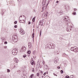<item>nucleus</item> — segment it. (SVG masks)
Instances as JSON below:
<instances>
[{
  "label": "nucleus",
  "mask_w": 78,
  "mask_h": 78,
  "mask_svg": "<svg viewBox=\"0 0 78 78\" xmlns=\"http://www.w3.org/2000/svg\"><path fill=\"white\" fill-rule=\"evenodd\" d=\"M37 76H39V73H38L37 74Z\"/></svg>",
  "instance_id": "obj_38"
},
{
  "label": "nucleus",
  "mask_w": 78,
  "mask_h": 78,
  "mask_svg": "<svg viewBox=\"0 0 78 78\" xmlns=\"http://www.w3.org/2000/svg\"><path fill=\"white\" fill-rule=\"evenodd\" d=\"M42 63L43 64H45V62H44V61H43Z\"/></svg>",
  "instance_id": "obj_43"
},
{
  "label": "nucleus",
  "mask_w": 78,
  "mask_h": 78,
  "mask_svg": "<svg viewBox=\"0 0 78 78\" xmlns=\"http://www.w3.org/2000/svg\"><path fill=\"white\" fill-rule=\"evenodd\" d=\"M18 52V50L17 48H14L12 51V53L13 55H16Z\"/></svg>",
  "instance_id": "obj_2"
},
{
  "label": "nucleus",
  "mask_w": 78,
  "mask_h": 78,
  "mask_svg": "<svg viewBox=\"0 0 78 78\" xmlns=\"http://www.w3.org/2000/svg\"><path fill=\"white\" fill-rule=\"evenodd\" d=\"M75 48L73 50V51H74L75 52H76V51H78V48L77 47Z\"/></svg>",
  "instance_id": "obj_12"
},
{
  "label": "nucleus",
  "mask_w": 78,
  "mask_h": 78,
  "mask_svg": "<svg viewBox=\"0 0 78 78\" xmlns=\"http://www.w3.org/2000/svg\"><path fill=\"white\" fill-rule=\"evenodd\" d=\"M20 17H22V16H20Z\"/></svg>",
  "instance_id": "obj_50"
},
{
  "label": "nucleus",
  "mask_w": 78,
  "mask_h": 78,
  "mask_svg": "<svg viewBox=\"0 0 78 78\" xmlns=\"http://www.w3.org/2000/svg\"><path fill=\"white\" fill-rule=\"evenodd\" d=\"M22 20H21L20 19V23H24L23 22H22Z\"/></svg>",
  "instance_id": "obj_31"
},
{
  "label": "nucleus",
  "mask_w": 78,
  "mask_h": 78,
  "mask_svg": "<svg viewBox=\"0 0 78 78\" xmlns=\"http://www.w3.org/2000/svg\"><path fill=\"white\" fill-rule=\"evenodd\" d=\"M47 14H48V12H46V16H45V17H47Z\"/></svg>",
  "instance_id": "obj_33"
},
{
  "label": "nucleus",
  "mask_w": 78,
  "mask_h": 78,
  "mask_svg": "<svg viewBox=\"0 0 78 78\" xmlns=\"http://www.w3.org/2000/svg\"><path fill=\"white\" fill-rule=\"evenodd\" d=\"M42 20L40 21L39 25H41V26H42L43 25V22H42Z\"/></svg>",
  "instance_id": "obj_9"
},
{
  "label": "nucleus",
  "mask_w": 78,
  "mask_h": 78,
  "mask_svg": "<svg viewBox=\"0 0 78 78\" xmlns=\"http://www.w3.org/2000/svg\"><path fill=\"white\" fill-rule=\"evenodd\" d=\"M26 47H23L21 49V51H22V52H24L26 51Z\"/></svg>",
  "instance_id": "obj_5"
},
{
  "label": "nucleus",
  "mask_w": 78,
  "mask_h": 78,
  "mask_svg": "<svg viewBox=\"0 0 78 78\" xmlns=\"http://www.w3.org/2000/svg\"><path fill=\"white\" fill-rule=\"evenodd\" d=\"M41 32H42V31L41 30L40 33V36H41Z\"/></svg>",
  "instance_id": "obj_41"
},
{
  "label": "nucleus",
  "mask_w": 78,
  "mask_h": 78,
  "mask_svg": "<svg viewBox=\"0 0 78 78\" xmlns=\"http://www.w3.org/2000/svg\"><path fill=\"white\" fill-rule=\"evenodd\" d=\"M44 69H47L48 68V66H47V65H46L44 66Z\"/></svg>",
  "instance_id": "obj_19"
},
{
  "label": "nucleus",
  "mask_w": 78,
  "mask_h": 78,
  "mask_svg": "<svg viewBox=\"0 0 78 78\" xmlns=\"http://www.w3.org/2000/svg\"><path fill=\"white\" fill-rule=\"evenodd\" d=\"M39 66H40V63H39Z\"/></svg>",
  "instance_id": "obj_53"
},
{
  "label": "nucleus",
  "mask_w": 78,
  "mask_h": 78,
  "mask_svg": "<svg viewBox=\"0 0 78 78\" xmlns=\"http://www.w3.org/2000/svg\"><path fill=\"white\" fill-rule=\"evenodd\" d=\"M5 40H6V39L5 38L3 37H2V42H4V41H5Z\"/></svg>",
  "instance_id": "obj_17"
},
{
  "label": "nucleus",
  "mask_w": 78,
  "mask_h": 78,
  "mask_svg": "<svg viewBox=\"0 0 78 78\" xmlns=\"http://www.w3.org/2000/svg\"><path fill=\"white\" fill-rule=\"evenodd\" d=\"M32 38H34V33H33V34L32 35Z\"/></svg>",
  "instance_id": "obj_23"
},
{
  "label": "nucleus",
  "mask_w": 78,
  "mask_h": 78,
  "mask_svg": "<svg viewBox=\"0 0 78 78\" xmlns=\"http://www.w3.org/2000/svg\"><path fill=\"white\" fill-rule=\"evenodd\" d=\"M28 24H29V25H30V24H31V22H28Z\"/></svg>",
  "instance_id": "obj_44"
},
{
  "label": "nucleus",
  "mask_w": 78,
  "mask_h": 78,
  "mask_svg": "<svg viewBox=\"0 0 78 78\" xmlns=\"http://www.w3.org/2000/svg\"><path fill=\"white\" fill-rule=\"evenodd\" d=\"M28 45L29 48H31L32 47V44L31 43L29 42L28 43Z\"/></svg>",
  "instance_id": "obj_8"
},
{
  "label": "nucleus",
  "mask_w": 78,
  "mask_h": 78,
  "mask_svg": "<svg viewBox=\"0 0 78 78\" xmlns=\"http://www.w3.org/2000/svg\"><path fill=\"white\" fill-rule=\"evenodd\" d=\"M35 18H36V17H34L32 19V21L33 22L35 21Z\"/></svg>",
  "instance_id": "obj_21"
},
{
  "label": "nucleus",
  "mask_w": 78,
  "mask_h": 78,
  "mask_svg": "<svg viewBox=\"0 0 78 78\" xmlns=\"http://www.w3.org/2000/svg\"><path fill=\"white\" fill-rule=\"evenodd\" d=\"M20 33L21 34L23 35V34H25V31L23 29H21L20 30Z\"/></svg>",
  "instance_id": "obj_6"
},
{
  "label": "nucleus",
  "mask_w": 78,
  "mask_h": 78,
  "mask_svg": "<svg viewBox=\"0 0 78 78\" xmlns=\"http://www.w3.org/2000/svg\"><path fill=\"white\" fill-rule=\"evenodd\" d=\"M75 48H76V47H72L71 48V51H73V50H74V49H75Z\"/></svg>",
  "instance_id": "obj_15"
},
{
  "label": "nucleus",
  "mask_w": 78,
  "mask_h": 78,
  "mask_svg": "<svg viewBox=\"0 0 78 78\" xmlns=\"http://www.w3.org/2000/svg\"><path fill=\"white\" fill-rule=\"evenodd\" d=\"M14 61H15V62H16V63H18V62H19V60L16 58H15Z\"/></svg>",
  "instance_id": "obj_14"
},
{
  "label": "nucleus",
  "mask_w": 78,
  "mask_h": 78,
  "mask_svg": "<svg viewBox=\"0 0 78 78\" xmlns=\"http://www.w3.org/2000/svg\"><path fill=\"white\" fill-rule=\"evenodd\" d=\"M58 58H55V59H54V62L56 64L57 63V62H58Z\"/></svg>",
  "instance_id": "obj_7"
},
{
  "label": "nucleus",
  "mask_w": 78,
  "mask_h": 78,
  "mask_svg": "<svg viewBox=\"0 0 78 78\" xmlns=\"http://www.w3.org/2000/svg\"><path fill=\"white\" fill-rule=\"evenodd\" d=\"M42 9H44V7H43L42 8Z\"/></svg>",
  "instance_id": "obj_52"
},
{
  "label": "nucleus",
  "mask_w": 78,
  "mask_h": 78,
  "mask_svg": "<svg viewBox=\"0 0 78 78\" xmlns=\"http://www.w3.org/2000/svg\"><path fill=\"white\" fill-rule=\"evenodd\" d=\"M26 56H27V55H23V57L24 58H26Z\"/></svg>",
  "instance_id": "obj_34"
},
{
  "label": "nucleus",
  "mask_w": 78,
  "mask_h": 78,
  "mask_svg": "<svg viewBox=\"0 0 78 78\" xmlns=\"http://www.w3.org/2000/svg\"><path fill=\"white\" fill-rule=\"evenodd\" d=\"M33 76H34V74H32L30 75V76L29 77V78H32Z\"/></svg>",
  "instance_id": "obj_20"
},
{
  "label": "nucleus",
  "mask_w": 78,
  "mask_h": 78,
  "mask_svg": "<svg viewBox=\"0 0 78 78\" xmlns=\"http://www.w3.org/2000/svg\"><path fill=\"white\" fill-rule=\"evenodd\" d=\"M42 78H43V76H42Z\"/></svg>",
  "instance_id": "obj_56"
},
{
  "label": "nucleus",
  "mask_w": 78,
  "mask_h": 78,
  "mask_svg": "<svg viewBox=\"0 0 78 78\" xmlns=\"http://www.w3.org/2000/svg\"><path fill=\"white\" fill-rule=\"evenodd\" d=\"M33 72H34V68H33V70H32Z\"/></svg>",
  "instance_id": "obj_48"
},
{
  "label": "nucleus",
  "mask_w": 78,
  "mask_h": 78,
  "mask_svg": "<svg viewBox=\"0 0 78 78\" xmlns=\"http://www.w3.org/2000/svg\"><path fill=\"white\" fill-rule=\"evenodd\" d=\"M13 41L14 42H17V37L16 34H14L13 36Z\"/></svg>",
  "instance_id": "obj_3"
},
{
  "label": "nucleus",
  "mask_w": 78,
  "mask_h": 78,
  "mask_svg": "<svg viewBox=\"0 0 78 78\" xmlns=\"http://www.w3.org/2000/svg\"><path fill=\"white\" fill-rule=\"evenodd\" d=\"M30 63L32 66H33V64H34V61L33 60H32Z\"/></svg>",
  "instance_id": "obj_18"
},
{
  "label": "nucleus",
  "mask_w": 78,
  "mask_h": 78,
  "mask_svg": "<svg viewBox=\"0 0 78 78\" xmlns=\"http://www.w3.org/2000/svg\"><path fill=\"white\" fill-rule=\"evenodd\" d=\"M16 66H17V64H16Z\"/></svg>",
  "instance_id": "obj_55"
},
{
  "label": "nucleus",
  "mask_w": 78,
  "mask_h": 78,
  "mask_svg": "<svg viewBox=\"0 0 78 78\" xmlns=\"http://www.w3.org/2000/svg\"><path fill=\"white\" fill-rule=\"evenodd\" d=\"M65 78H69V76L68 75H67L65 76Z\"/></svg>",
  "instance_id": "obj_26"
},
{
  "label": "nucleus",
  "mask_w": 78,
  "mask_h": 78,
  "mask_svg": "<svg viewBox=\"0 0 78 78\" xmlns=\"http://www.w3.org/2000/svg\"><path fill=\"white\" fill-rule=\"evenodd\" d=\"M44 76H45V75H46V73H44L43 74Z\"/></svg>",
  "instance_id": "obj_45"
},
{
  "label": "nucleus",
  "mask_w": 78,
  "mask_h": 78,
  "mask_svg": "<svg viewBox=\"0 0 78 78\" xmlns=\"http://www.w3.org/2000/svg\"><path fill=\"white\" fill-rule=\"evenodd\" d=\"M28 57L30 56V54H29V55H28Z\"/></svg>",
  "instance_id": "obj_51"
},
{
  "label": "nucleus",
  "mask_w": 78,
  "mask_h": 78,
  "mask_svg": "<svg viewBox=\"0 0 78 78\" xmlns=\"http://www.w3.org/2000/svg\"><path fill=\"white\" fill-rule=\"evenodd\" d=\"M73 15H75L76 14V12H73Z\"/></svg>",
  "instance_id": "obj_36"
},
{
  "label": "nucleus",
  "mask_w": 78,
  "mask_h": 78,
  "mask_svg": "<svg viewBox=\"0 0 78 78\" xmlns=\"http://www.w3.org/2000/svg\"><path fill=\"white\" fill-rule=\"evenodd\" d=\"M27 53L28 54H30L31 53V51H27Z\"/></svg>",
  "instance_id": "obj_24"
},
{
  "label": "nucleus",
  "mask_w": 78,
  "mask_h": 78,
  "mask_svg": "<svg viewBox=\"0 0 78 78\" xmlns=\"http://www.w3.org/2000/svg\"><path fill=\"white\" fill-rule=\"evenodd\" d=\"M54 53L55 55H58V54H59L58 52V51L56 50H55V51H54Z\"/></svg>",
  "instance_id": "obj_16"
},
{
  "label": "nucleus",
  "mask_w": 78,
  "mask_h": 78,
  "mask_svg": "<svg viewBox=\"0 0 78 78\" xmlns=\"http://www.w3.org/2000/svg\"><path fill=\"white\" fill-rule=\"evenodd\" d=\"M51 45H52V44H51L48 45V47L49 48H51Z\"/></svg>",
  "instance_id": "obj_13"
},
{
  "label": "nucleus",
  "mask_w": 78,
  "mask_h": 78,
  "mask_svg": "<svg viewBox=\"0 0 78 78\" xmlns=\"http://www.w3.org/2000/svg\"><path fill=\"white\" fill-rule=\"evenodd\" d=\"M17 21H16L14 22V24H17Z\"/></svg>",
  "instance_id": "obj_32"
},
{
  "label": "nucleus",
  "mask_w": 78,
  "mask_h": 78,
  "mask_svg": "<svg viewBox=\"0 0 78 78\" xmlns=\"http://www.w3.org/2000/svg\"><path fill=\"white\" fill-rule=\"evenodd\" d=\"M63 20L66 22H67L68 23H72L71 20H70V19H69V17L67 16H65L64 17Z\"/></svg>",
  "instance_id": "obj_1"
},
{
  "label": "nucleus",
  "mask_w": 78,
  "mask_h": 78,
  "mask_svg": "<svg viewBox=\"0 0 78 78\" xmlns=\"http://www.w3.org/2000/svg\"><path fill=\"white\" fill-rule=\"evenodd\" d=\"M63 55H68V54H66L65 53H63Z\"/></svg>",
  "instance_id": "obj_40"
},
{
  "label": "nucleus",
  "mask_w": 78,
  "mask_h": 78,
  "mask_svg": "<svg viewBox=\"0 0 78 78\" xmlns=\"http://www.w3.org/2000/svg\"><path fill=\"white\" fill-rule=\"evenodd\" d=\"M60 72H61V73L62 74V73H63L64 72L63 71V70H61L60 71Z\"/></svg>",
  "instance_id": "obj_28"
},
{
  "label": "nucleus",
  "mask_w": 78,
  "mask_h": 78,
  "mask_svg": "<svg viewBox=\"0 0 78 78\" xmlns=\"http://www.w3.org/2000/svg\"><path fill=\"white\" fill-rule=\"evenodd\" d=\"M63 14V12L61 11L59 12V14Z\"/></svg>",
  "instance_id": "obj_22"
},
{
  "label": "nucleus",
  "mask_w": 78,
  "mask_h": 78,
  "mask_svg": "<svg viewBox=\"0 0 78 78\" xmlns=\"http://www.w3.org/2000/svg\"><path fill=\"white\" fill-rule=\"evenodd\" d=\"M14 28H16L17 27V25H16L14 26Z\"/></svg>",
  "instance_id": "obj_35"
},
{
  "label": "nucleus",
  "mask_w": 78,
  "mask_h": 78,
  "mask_svg": "<svg viewBox=\"0 0 78 78\" xmlns=\"http://www.w3.org/2000/svg\"><path fill=\"white\" fill-rule=\"evenodd\" d=\"M74 11H76V10H77V9H74Z\"/></svg>",
  "instance_id": "obj_47"
},
{
  "label": "nucleus",
  "mask_w": 78,
  "mask_h": 78,
  "mask_svg": "<svg viewBox=\"0 0 78 78\" xmlns=\"http://www.w3.org/2000/svg\"><path fill=\"white\" fill-rule=\"evenodd\" d=\"M20 72H21L20 70H18L17 71V72H18V73H20Z\"/></svg>",
  "instance_id": "obj_25"
},
{
  "label": "nucleus",
  "mask_w": 78,
  "mask_h": 78,
  "mask_svg": "<svg viewBox=\"0 0 78 78\" xmlns=\"http://www.w3.org/2000/svg\"><path fill=\"white\" fill-rule=\"evenodd\" d=\"M57 69H61V67H60V66H58L57 67Z\"/></svg>",
  "instance_id": "obj_37"
},
{
  "label": "nucleus",
  "mask_w": 78,
  "mask_h": 78,
  "mask_svg": "<svg viewBox=\"0 0 78 78\" xmlns=\"http://www.w3.org/2000/svg\"><path fill=\"white\" fill-rule=\"evenodd\" d=\"M7 72L8 73H9L10 72V70H9V69H7Z\"/></svg>",
  "instance_id": "obj_29"
},
{
  "label": "nucleus",
  "mask_w": 78,
  "mask_h": 78,
  "mask_svg": "<svg viewBox=\"0 0 78 78\" xmlns=\"http://www.w3.org/2000/svg\"><path fill=\"white\" fill-rule=\"evenodd\" d=\"M48 73H47V74H48Z\"/></svg>",
  "instance_id": "obj_57"
},
{
  "label": "nucleus",
  "mask_w": 78,
  "mask_h": 78,
  "mask_svg": "<svg viewBox=\"0 0 78 78\" xmlns=\"http://www.w3.org/2000/svg\"><path fill=\"white\" fill-rule=\"evenodd\" d=\"M52 45L51 46V48L52 49H54L55 47V45L53 43H51Z\"/></svg>",
  "instance_id": "obj_11"
},
{
  "label": "nucleus",
  "mask_w": 78,
  "mask_h": 78,
  "mask_svg": "<svg viewBox=\"0 0 78 78\" xmlns=\"http://www.w3.org/2000/svg\"><path fill=\"white\" fill-rule=\"evenodd\" d=\"M12 66H12V65H11V67L12 69H14V68H16V66L15 64H13Z\"/></svg>",
  "instance_id": "obj_10"
},
{
  "label": "nucleus",
  "mask_w": 78,
  "mask_h": 78,
  "mask_svg": "<svg viewBox=\"0 0 78 78\" xmlns=\"http://www.w3.org/2000/svg\"><path fill=\"white\" fill-rule=\"evenodd\" d=\"M59 2V1H57L56 2L57 3H58Z\"/></svg>",
  "instance_id": "obj_49"
},
{
  "label": "nucleus",
  "mask_w": 78,
  "mask_h": 78,
  "mask_svg": "<svg viewBox=\"0 0 78 78\" xmlns=\"http://www.w3.org/2000/svg\"><path fill=\"white\" fill-rule=\"evenodd\" d=\"M48 4H47V5H48Z\"/></svg>",
  "instance_id": "obj_54"
},
{
  "label": "nucleus",
  "mask_w": 78,
  "mask_h": 78,
  "mask_svg": "<svg viewBox=\"0 0 78 78\" xmlns=\"http://www.w3.org/2000/svg\"><path fill=\"white\" fill-rule=\"evenodd\" d=\"M53 74H54V76H57V75H56V74H55L54 73Z\"/></svg>",
  "instance_id": "obj_46"
},
{
  "label": "nucleus",
  "mask_w": 78,
  "mask_h": 78,
  "mask_svg": "<svg viewBox=\"0 0 78 78\" xmlns=\"http://www.w3.org/2000/svg\"><path fill=\"white\" fill-rule=\"evenodd\" d=\"M4 48L5 49H6L7 48V46H4Z\"/></svg>",
  "instance_id": "obj_42"
},
{
  "label": "nucleus",
  "mask_w": 78,
  "mask_h": 78,
  "mask_svg": "<svg viewBox=\"0 0 78 78\" xmlns=\"http://www.w3.org/2000/svg\"><path fill=\"white\" fill-rule=\"evenodd\" d=\"M8 44V42L7 41H5L4 42V44Z\"/></svg>",
  "instance_id": "obj_39"
},
{
  "label": "nucleus",
  "mask_w": 78,
  "mask_h": 78,
  "mask_svg": "<svg viewBox=\"0 0 78 78\" xmlns=\"http://www.w3.org/2000/svg\"><path fill=\"white\" fill-rule=\"evenodd\" d=\"M23 78H27V76H23Z\"/></svg>",
  "instance_id": "obj_30"
},
{
  "label": "nucleus",
  "mask_w": 78,
  "mask_h": 78,
  "mask_svg": "<svg viewBox=\"0 0 78 78\" xmlns=\"http://www.w3.org/2000/svg\"><path fill=\"white\" fill-rule=\"evenodd\" d=\"M35 53H36V51H33V55H35Z\"/></svg>",
  "instance_id": "obj_27"
},
{
  "label": "nucleus",
  "mask_w": 78,
  "mask_h": 78,
  "mask_svg": "<svg viewBox=\"0 0 78 78\" xmlns=\"http://www.w3.org/2000/svg\"><path fill=\"white\" fill-rule=\"evenodd\" d=\"M66 30L68 31V32H69V31H71V29H70V27L67 26L66 28Z\"/></svg>",
  "instance_id": "obj_4"
}]
</instances>
